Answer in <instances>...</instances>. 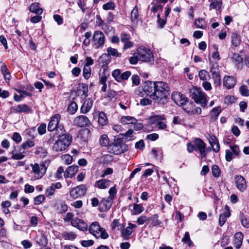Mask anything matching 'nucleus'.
<instances>
[{"label": "nucleus", "instance_id": "nucleus-28", "mask_svg": "<svg viewBox=\"0 0 249 249\" xmlns=\"http://www.w3.org/2000/svg\"><path fill=\"white\" fill-rule=\"evenodd\" d=\"M62 187L61 184L60 182L56 183H53L49 186L46 190V195L48 196H53L55 191L56 189H60Z\"/></svg>", "mask_w": 249, "mask_h": 249}, {"label": "nucleus", "instance_id": "nucleus-29", "mask_svg": "<svg viewBox=\"0 0 249 249\" xmlns=\"http://www.w3.org/2000/svg\"><path fill=\"white\" fill-rule=\"evenodd\" d=\"M121 121L124 124H134L137 122V120L133 117L124 116L121 117Z\"/></svg>", "mask_w": 249, "mask_h": 249}, {"label": "nucleus", "instance_id": "nucleus-49", "mask_svg": "<svg viewBox=\"0 0 249 249\" xmlns=\"http://www.w3.org/2000/svg\"><path fill=\"white\" fill-rule=\"evenodd\" d=\"M12 159L15 160H21L25 157L21 152H15L14 151L12 152Z\"/></svg>", "mask_w": 249, "mask_h": 249}, {"label": "nucleus", "instance_id": "nucleus-62", "mask_svg": "<svg viewBox=\"0 0 249 249\" xmlns=\"http://www.w3.org/2000/svg\"><path fill=\"white\" fill-rule=\"evenodd\" d=\"M45 197L43 195H39L34 198V204L39 205L44 201Z\"/></svg>", "mask_w": 249, "mask_h": 249}, {"label": "nucleus", "instance_id": "nucleus-5", "mask_svg": "<svg viewBox=\"0 0 249 249\" xmlns=\"http://www.w3.org/2000/svg\"><path fill=\"white\" fill-rule=\"evenodd\" d=\"M30 166L32 168L31 174H33V180L40 179L46 172L47 168L44 163H31Z\"/></svg>", "mask_w": 249, "mask_h": 249}, {"label": "nucleus", "instance_id": "nucleus-30", "mask_svg": "<svg viewBox=\"0 0 249 249\" xmlns=\"http://www.w3.org/2000/svg\"><path fill=\"white\" fill-rule=\"evenodd\" d=\"M231 215L230 210L228 207H227V211L224 213L221 214L219 216V224L220 226H222L226 221L227 218L230 217Z\"/></svg>", "mask_w": 249, "mask_h": 249}, {"label": "nucleus", "instance_id": "nucleus-48", "mask_svg": "<svg viewBox=\"0 0 249 249\" xmlns=\"http://www.w3.org/2000/svg\"><path fill=\"white\" fill-rule=\"evenodd\" d=\"M133 210L135 214H138L142 213L144 210V208L141 204H134Z\"/></svg>", "mask_w": 249, "mask_h": 249}, {"label": "nucleus", "instance_id": "nucleus-56", "mask_svg": "<svg viewBox=\"0 0 249 249\" xmlns=\"http://www.w3.org/2000/svg\"><path fill=\"white\" fill-rule=\"evenodd\" d=\"M107 52L109 55H111L114 56H119L121 55V53H119L116 49L111 47L107 48Z\"/></svg>", "mask_w": 249, "mask_h": 249}, {"label": "nucleus", "instance_id": "nucleus-63", "mask_svg": "<svg viewBox=\"0 0 249 249\" xmlns=\"http://www.w3.org/2000/svg\"><path fill=\"white\" fill-rule=\"evenodd\" d=\"M230 147L232 150V152H233L234 155H235V156H238L239 155L240 151L238 145H231Z\"/></svg>", "mask_w": 249, "mask_h": 249}, {"label": "nucleus", "instance_id": "nucleus-24", "mask_svg": "<svg viewBox=\"0 0 249 249\" xmlns=\"http://www.w3.org/2000/svg\"><path fill=\"white\" fill-rule=\"evenodd\" d=\"M111 182L109 179H101L95 182L94 186L100 189H106L110 186Z\"/></svg>", "mask_w": 249, "mask_h": 249}, {"label": "nucleus", "instance_id": "nucleus-51", "mask_svg": "<svg viewBox=\"0 0 249 249\" xmlns=\"http://www.w3.org/2000/svg\"><path fill=\"white\" fill-rule=\"evenodd\" d=\"M212 172L213 175L214 177H218L220 174V170L216 165H213L212 166Z\"/></svg>", "mask_w": 249, "mask_h": 249}, {"label": "nucleus", "instance_id": "nucleus-61", "mask_svg": "<svg viewBox=\"0 0 249 249\" xmlns=\"http://www.w3.org/2000/svg\"><path fill=\"white\" fill-rule=\"evenodd\" d=\"M131 79L133 85L138 86L140 84V78L138 75H133Z\"/></svg>", "mask_w": 249, "mask_h": 249}, {"label": "nucleus", "instance_id": "nucleus-31", "mask_svg": "<svg viewBox=\"0 0 249 249\" xmlns=\"http://www.w3.org/2000/svg\"><path fill=\"white\" fill-rule=\"evenodd\" d=\"M210 63L211 65L210 71L212 73H220L219 66L218 63L216 61H214L210 59Z\"/></svg>", "mask_w": 249, "mask_h": 249}, {"label": "nucleus", "instance_id": "nucleus-10", "mask_svg": "<svg viewBox=\"0 0 249 249\" xmlns=\"http://www.w3.org/2000/svg\"><path fill=\"white\" fill-rule=\"evenodd\" d=\"M87 192L86 186L84 184L77 186L71 190L70 192V196L74 198H77L84 196Z\"/></svg>", "mask_w": 249, "mask_h": 249}, {"label": "nucleus", "instance_id": "nucleus-23", "mask_svg": "<svg viewBox=\"0 0 249 249\" xmlns=\"http://www.w3.org/2000/svg\"><path fill=\"white\" fill-rule=\"evenodd\" d=\"M11 110L18 113L29 112L32 111L31 108L25 104L11 107Z\"/></svg>", "mask_w": 249, "mask_h": 249}, {"label": "nucleus", "instance_id": "nucleus-35", "mask_svg": "<svg viewBox=\"0 0 249 249\" xmlns=\"http://www.w3.org/2000/svg\"><path fill=\"white\" fill-rule=\"evenodd\" d=\"M107 118L105 113L101 112L98 115V123L101 126H104L107 124Z\"/></svg>", "mask_w": 249, "mask_h": 249}, {"label": "nucleus", "instance_id": "nucleus-8", "mask_svg": "<svg viewBox=\"0 0 249 249\" xmlns=\"http://www.w3.org/2000/svg\"><path fill=\"white\" fill-rule=\"evenodd\" d=\"M137 53L139 60L143 62L151 61L153 58V54L151 51L146 48H139L137 49Z\"/></svg>", "mask_w": 249, "mask_h": 249}, {"label": "nucleus", "instance_id": "nucleus-19", "mask_svg": "<svg viewBox=\"0 0 249 249\" xmlns=\"http://www.w3.org/2000/svg\"><path fill=\"white\" fill-rule=\"evenodd\" d=\"M113 200L108 197L103 198L100 203L99 210L101 212H105L108 210L111 207Z\"/></svg>", "mask_w": 249, "mask_h": 249}, {"label": "nucleus", "instance_id": "nucleus-7", "mask_svg": "<svg viewBox=\"0 0 249 249\" xmlns=\"http://www.w3.org/2000/svg\"><path fill=\"white\" fill-rule=\"evenodd\" d=\"M93 46L95 49L102 48L105 42V36L103 33L97 31L94 32L93 36Z\"/></svg>", "mask_w": 249, "mask_h": 249}, {"label": "nucleus", "instance_id": "nucleus-18", "mask_svg": "<svg viewBox=\"0 0 249 249\" xmlns=\"http://www.w3.org/2000/svg\"><path fill=\"white\" fill-rule=\"evenodd\" d=\"M127 145L125 143L114 144L112 146V152L115 155H119L126 151Z\"/></svg>", "mask_w": 249, "mask_h": 249}, {"label": "nucleus", "instance_id": "nucleus-52", "mask_svg": "<svg viewBox=\"0 0 249 249\" xmlns=\"http://www.w3.org/2000/svg\"><path fill=\"white\" fill-rule=\"evenodd\" d=\"M117 190H116V185H114L113 187H111L108 193L109 194V196L108 197L109 198L113 200L115 195H116Z\"/></svg>", "mask_w": 249, "mask_h": 249}, {"label": "nucleus", "instance_id": "nucleus-54", "mask_svg": "<svg viewBox=\"0 0 249 249\" xmlns=\"http://www.w3.org/2000/svg\"><path fill=\"white\" fill-rule=\"evenodd\" d=\"M111 226L112 230L114 231H118L122 228V226L119 223V220L117 219H114L113 221Z\"/></svg>", "mask_w": 249, "mask_h": 249}, {"label": "nucleus", "instance_id": "nucleus-41", "mask_svg": "<svg viewBox=\"0 0 249 249\" xmlns=\"http://www.w3.org/2000/svg\"><path fill=\"white\" fill-rule=\"evenodd\" d=\"M100 144L102 146H107L109 143V139L106 134L102 135L99 139Z\"/></svg>", "mask_w": 249, "mask_h": 249}, {"label": "nucleus", "instance_id": "nucleus-60", "mask_svg": "<svg viewBox=\"0 0 249 249\" xmlns=\"http://www.w3.org/2000/svg\"><path fill=\"white\" fill-rule=\"evenodd\" d=\"M139 60V57L138 55V53H135L133 56L130 57L129 59V62L131 64L135 65L136 64L138 60Z\"/></svg>", "mask_w": 249, "mask_h": 249}, {"label": "nucleus", "instance_id": "nucleus-59", "mask_svg": "<svg viewBox=\"0 0 249 249\" xmlns=\"http://www.w3.org/2000/svg\"><path fill=\"white\" fill-rule=\"evenodd\" d=\"M64 169L62 166H60L58 168L55 174V177L56 178L60 179L62 178V174L64 173Z\"/></svg>", "mask_w": 249, "mask_h": 249}, {"label": "nucleus", "instance_id": "nucleus-2", "mask_svg": "<svg viewBox=\"0 0 249 249\" xmlns=\"http://www.w3.org/2000/svg\"><path fill=\"white\" fill-rule=\"evenodd\" d=\"M71 142L72 136L70 134L64 132L60 133L52 149L56 152L64 151L71 145Z\"/></svg>", "mask_w": 249, "mask_h": 249}, {"label": "nucleus", "instance_id": "nucleus-47", "mask_svg": "<svg viewBox=\"0 0 249 249\" xmlns=\"http://www.w3.org/2000/svg\"><path fill=\"white\" fill-rule=\"evenodd\" d=\"M182 241L184 243L187 244L189 247H191L193 245V242L190 239L189 233L187 231L185 232L182 239Z\"/></svg>", "mask_w": 249, "mask_h": 249}, {"label": "nucleus", "instance_id": "nucleus-22", "mask_svg": "<svg viewBox=\"0 0 249 249\" xmlns=\"http://www.w3.org/2000/svg\"><path fill=\"white\" fill-rule=\"evenodd\" d=\"M93 106V101L90 98L87 99L81 107L80 111L82 114L88 113Z\"/></svg>", "mask_w": 249, "mask_h": 249}, {"label": "nucleus", "instance_id": "nucleus-38", "mask_svg": "<svg viewBox=\"0 0 249 249\" xmlns=\"http://www.w3.org/2000/svg\"><path fill=\"white\" fill-rule=\"evenodd\" d=\"M221 111V109L220 107L213 108L210 113L211 119H216L217 117L220 114Z\"/></svg>", "mask_w": 249, "mask_h": 249}, {"label": "nucleus", "instance_id": "nucleus-40", "mask_svg": "<svg viewBox=\"0 0 249 249\" xmlns=\"http://www.w3.org/2000/svg\"><path fill=\"white\" fill-rule=\"evenodd\" d=\"M198 76L200 80L205 81L208 80L210 77L208 72L204 70H202L199 71Z\"/></svg>", "mask_w": 249, "mask_h": 249}, {"label": "nucleus", "instance_id": "nucleus-11", "mask_svg": "<svg viewBox=\"0 0 249 249\" xmlns=\"http://www.w3.org/2000/svg\"><path fill=\"white\" fill-rule=\"evenodd\" d=\"M156 82L146 81L144 83L142 89L144 93L150 96L152 99L153 95H155Z\"/></svg>", "mask_w": 249, "mask_h": 249}, {"label": "nucleus", "instance_id": "nucleus-32", "mask_svg": "<svg viewBox=\"0 0 249 249\" xmlns=\"http://www.w3.org/2000/svg\"><path fill=\"white\" fill-rule=\"evenodd\" d=\"M182 107V108L187 113L189 114H193L194 112V104L192 102H189V99L188 100L187 102H186L184 105L181 106Z\"/></svg>", "mask_w": 249, "mask_h": 249}, {"label": "nucleus", "instance_id": "nucleus-44", "mask_svg": "<svg viewBox=\"0 0 249 249\" xmlns=\"http://www.w3.org/2000/svg\"><path fill=\"white\" fill-rule=\"evenodd\" d=\"M213 79V84L215 86H218L221 84V76L220 73H215L212 74Z\"/></svg>", "mask_w": 249, "mask_h": 249}, {"label": "nucleus", "instance_id": "nucleus-53", "mask_svg": "<svg viewBox=\"0 0 249 249\" xmlns=\"http://www.w3.org/2000/svg\"><path fill=\"white\" fill-rule=\"evenodd\" d=\"M62 158L66 164H70L72 162V157L69 154H65Z\"/></svg>", "mask_w": 249, "mask_h": 249}, {"label": "nucleus", "instance_id": "nucleus-42", "mask_svg": "<svg viewBox=\"0 0 249 249\" xmlns=\"http://www.w3.org/2000/svg\"><path fill=\"white\" fill-rule=\"evenodd\" d=\"M64 238L66 240H73L76 237V234L72 231L64 232L63 233Z\"/></svg>", "mask_w": 249, "mask_h": 249}, {"label": "nucleus", "instance_id": "nucleus-20", "mask_svg": "<svg viewBox=\"0 0 249 249\" xmlns=\"http://www.w3.org/2000/svg\"><path fill=\"white\" fill-rule=\"evenodd\" d=\"M136 225L135 224L129 223L128 226L122 231V236L125 240L128 239L130 235L133 232V229L136 228Z\"/></svg>", "mask_w": 249, "mask_h": 249}, {"label": "nucleus", "instance_id": "nucleus-46", "mask_svg": "<svg viewBox=\"0 0 249 249\" xmlns=\"http://www.w3.org/2000/svg\"><path fill=\"white\" fill-rule=\"evenodd\" d=\"M138 17V9L137 6H135L131 12V19L132 22L137 21Z\"/></svg>", "mask_w": 249, "mask_h": 249}, {"label": "nucleus", "instance_id": "nucleus-25", "mask_svg": "<svg viewBox=\"0 0 249 249\" xmlns=\"http://www.w3.org/2000/svg\"><path fill=\"white\" fill-rule=\"evenodd\" d=\"M234 244L236 249L241 247L244 235L241 232H237L234 235Z\"/></svg>", "mask_w": 249, "mask_h": 249}, {"label": "nucleus", "instance_id": "nucleus-50", "mask_svg": "<svg viewBox=\"0 0 249 249\" xmlns=\"http://www.w3.org/2000/svg\"><path fill=\"white\" fill-rule=\"evenodd\" d=\"M239 91L243 96L246 97L249 96V89L245 85H242L240 87Z\"/></svg>", "mask_w": 249, "mask_h": 249}, {"label": "nucleus", "instance_id": "nucleus-45", "mask_svg": "<svg viewBox=\"0 0 249 249\" xmlns=\"http://www.w3.org/2000/svg\"><path fill=\"white\" fill-rule=\"evenodd\" d=\"M83 74L84 78L86 79H88L91 74V68L89 66H84L83 70Z\"/></svg>", "mask_w": 249, "mask_h": 249}, {"label": "nucleus", "instance_id": "nucleus-13", "mask_svg": "<svg viewBox=\"0 0 249 249\" xmlns=\"http://www.w3.org/2000/svg\"><path fill=\"white\" fill-rule=\"evenodd\" d=\"M73 123L75 125L83 127L87 126L90 123V121L87 116L80 115L74 118Z\"/></svg>", "mask_w": 249, "mask_h": 249}, {"label": "nucleus", "instance_id": "nucleus-33", "mask_svg": "<svg viewBox=\"0 0 249 249\" xmlns=\"http://www.w3.org/2000/svg\"><path fill=\"white\" fill-rule=\"evenodd\" d=\"M29 10L31 12L37 15H40L43 12L42 9L39 7V4L36 2L31 4Z\"/></svg>", "mask_w": 249, "mask_h": 249}, {"label": "nucleus", "instance_id": "nucleus-64", "mask_svg": "<svg viewBox=\"0 0 249 249\" xmlns=\"http://www.w3.org/2000/svg\"><path fill=\"white\" fill-rule=\"evenodd\" d=\"M38 132L40 135L45 133L46 131V125L45 124H42L37 128Z\"/></svg>", "mask_w": 249, "mask_h": 249}, {"label": "nucleus", "instance_id": "nucleus-9", "mask_svg": "<svg viewBox=\"0 0 249 249\" xmlns=\"http://www.w3.org/2000/svg\"><path fill=\"white\" fill-rule=\"evenodd\" d=\"M131 74V73L129 71H126L122 73V71L120 69H116L113 71L111 73L113 77L118 82H120L122 80L128 79Z\"/></svg>", "mask_w": 249, "mask_h": 249}, {"label": "nucleus", "instance_id": "nucleus-58", "mask_svg": "<svg viewBox=\"0 0 249 249\" xmlns=\"http://www.w3.org/2000/svg\"><path fill=\"white\" fill-rule=\"evenodd\" d=\"M115 4L113 2H108L103 5V8L105 10H114Z\"/></svg>", "mask_w": 249, "mask_h": 249}, {"label": "nucleus", "instance_id": "nucleus-39", "mask_svg": "<svg viewBox=\"0 0 249 249\" xmlns=\"http://www.w3.org/2000/svg\"><path fill=\"white\" fill-rule=\"evenodd\" d=\"M222 2L221 0H211L210 4V9H220L221 7Z\"/></svg>", "mask_w": 249, "mask_h": 249}, {"label": "nucleus", "instance_id": "nucleus-6", "mask_svg": "<svg viewBox=\"0 0 249 249\" xmlns=\"http://www.w3.org/2000/svg\"><path fill=\"white\" fill-rule=\"evenodd\" d=\"M60 118V116L59 114H55L51 118L48 125V131H53L56 130L59 133V129L61 131L60 133L65 132V130L63 129V126L59 125Z\"/></svg>", "mask_w": 249, "mask_h": 249}, {"label": "nucleus", "instance_id": "nucleus-3", "mask_svg": "<svg viewBox=\"0 0 249 249\" xmlns=\"http://www.w3.org/2000/svg\"><path fill=\"white\" fill-rule=\"evenodd\" d=\"M190 96L195 102L199 104L203 107L207 106V95L200 88H194L190 90Z\"/></svg>", "mask_w": 249, "mask_h": 249}, {"label": "nucleus", "instance_id": "nucleus-55", "mask_svg": "<svg viewBox=\"0 0 249 249\" xmlns=\"http://www.w3.org/2000/svg\"><path fill=\"white\" fill-rule=\"evenodd\" d=\"M35 145V143L32 141H28L23 142L21 145V147L23 149H26L29 148H31Z\"/></svg>", "mask_w": 249, "mask_h": 249}, {"label": "nucleus", "instance_id": "nucleus-17", "mask_svg": "<svg viewBox=\"0 0 249 249\" xmlns=\"http://www.w3.org/2000/svg\"><path fill=\"white\" fill-rule=\"evenodd\" d=\"M236 83V79L232 76H225L223 78V85L227 89L233 88Z\"/></svg>", "mask_w": 249, "mask_h": 249}, {"label": "nucleus", "instance_id": "nucleus-27", "mask_svg": "<svg viewBox=\"0 0 249 249\" xmlns=\"http://www.w3.org/2000/svg\"><path fill=\"white\" fill-rule=\"evenodd\" d=\"M159 215L155 214L148 218V223H149V227H154L159 226L161 227L162 222L158 219Z\"/></svg>", "mask_w": 249, "mask_h": 249}, {"label": "nucleus", "instance_id": "nucleus-43", "mask_svg": "<svg viewBox=\"0 0 249 249\" xmlns=\"http://www.w3.org/2000/svg\"><path fill=\"white\" fill-rule=\"evenodd\" d=\"M78 106L75 102H72L68 107V111L71 114H74L77 111Z\"/></svg>", "mask_w": 249, "mask_h": 249}, {"label": "nucleus", "instance_id": "nucleus-12", "mask_svg": "<svg viewBox=\"0 0 249 249\" xmlns=\"http://www.w3.org/2000/svg\"><path fill=\"white\" fill-rule=\"evenodd\" d=\"M174 101L179 106L184 105L187 102L188 98L184 95L179 92H174L172 94Z\"/></svg>", "mask_w": 249, "mask_h": 249}, {"label": "nucleus", "instance_id": "nucleus-15", "mask_svg": "<svg viewBox=\"0 0 249 249\" xmlns=\"http://www.w3.org/2000/svg\"><path fill=\"white\" fill-rule=\"evenodd\" d=\"M194 144L196 148L200 152L201 155L205 157L206 156V144L199 138H196L194 140Z\"/></svg>", "mask_w": 249, "mask_h": 249}, {"label": "nucleus", "instance_id": "nucleus-21", "mask_svg": "<svg viewBox=\"0 0 249 249\" xmlns=\"http://www.w3.org/2000/svg\"><path fill=\"white\" fill-rule=\"evenodd\" d=\"M79 167L77 165L69 166L64 173L65 178H72L78 171Z\"/></svg>", "mask_w": 249, "mask_h": 249}, {"label": "nucleus", "instance_id": "nucleus-34", "mask_svg": "<svg viewBox=\"0 0 249 249\" xmlns=\"http://www.w3.org/2000/svg\"><path fill=\"white\" fill-rule=\"evenodd\" d=\"M211 140L210 141V143L212 147L213 150L215 152H218L220 149V146L217 139L215 136H213L211 138Z\"/></svg>", "mask_w": 249, "mask_h": 249}, {"label": "nucleus", "instance_id": "nucleus-4", "mask_svg": "<svg viewBox=\"0 0 249 249\" xmlns=\"http://www.w3.org/2000/svg\"><path fill=\"white\" fill-rule=\"evenodd\" d=\"M89 232L96 238L106 239L108 237V234L105 229L102 228L97 222L92 223L89 228Z\"/></svg>", "mask_w": 249, "mask_h": 249}, {"label": "nucleus", "instance_id": "nucleus-57", "mask_svg": "<svg viewBox=\"0 0 249 249\" xmlns=\"http://www.w3.org/2000/svg\"><path fill=\"white\" fill-rule=\"evenodd\" d=\"M195 24L197 28L203 29L204 27V20L202 18L196 19Z\"/></svg>", "mask_w": 249, "mask_h": 249}, {"label": "nucleus", "instance_id": "nucleus-14", "mask_svg": "<svg viewBox=\"0 0 249 249\" xmlns=\"http://www.w3.org/2000/svg\"><path fill=\"white\" fill-rule=\"evenodd\" d=\"M234 180L237 189L241 192H244L247 187L245 179L242 176L238 175L235 177Z\"/></svg>", "mask_w": 249, "mask_h": 249}, {"label": "nucleus", "instance_id": "nucleus-26", "mask_svg": "<svg viewBox=\"0 0 249 249\" xmlns=\"http://www.w3.org/2000/svg\"><path fill=\"white\" fill-rule=\"evenodd\" d=\"M110 75L109 71L106 68H103L99 73V83L100 84L106 83L108 77Z\"/></svg>", "mask_w": 249, "mask_h": 249}, {"label": "nucleus", "instance_id": "nucleus-16", "mask_svg": "<svg viewBox=\"0 0 249 249\" xmlns=\"http://www.w3.org/2000/svg\"><path fill=\"white\" fill-rule=\"evenodd\" d=\"M71 225L80 231H85L88 229V226L87 224L78 218H73L71 220Z\"/></svg>", "mask_w": 249, "mask_h": 249}, {"label": "nucleus", "instance_id": "nucleus-36", "mask_svg": "<svg viewBox=\"0 0 249 249\" xmlns=\"http://www.w3.org/2000/svg\"><path fill=\"white\" fill-rule=\"evenodd\" d=\"M232 44L237 47L239 46L241 42L240 36L236 33H232L231 36Z\"/></svg>", "mask_w": 249, "mask_h": 249}, {"label": "nucleus", "instance_id": "nucleus-1", "mask_svg": "<svg viewBox=\"0 0 249 249\" xmlns=\"http://www.w3.org/2000/svg\"><path fill=\"white\" fill-rule=\"evenodd\" d=\"M170 88L168 84L162 81L156 82L155 95L153 100L159 105H163L168 102Z\"/></svg>", "mask_w": 249, "mask_h": 249}, {"label": "nucleus", "instance_id": "nucleus-37", "mask_svg": "<svg viewBox=\"0 0 249 249\" xmlns=\"http://www.w3.org/2000/svg\"><path fill=\"white\" fill-rule=\"evenodd\" d=\"M152 7L151 10L152 12L156 13L158 12H161L162 11L163 5L157 2V1L153 0L152 2Z\"/></svg>", "mask_w": 249, "mask_h": 249}]
</instances>
